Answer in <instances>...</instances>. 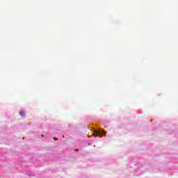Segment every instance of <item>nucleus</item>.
Wrapping results in <instances>:
<instances>
[{"mask_svg": "<svg viewBox=\"0 0 178 178\" xmlns=\"http://www.w3.org/2000/svg\"><path fill=\"white\" fill-rule=\"evenodd\" d=\"M53 140H58V138H53Z\"/></svg>", "mask_w": 178, "mask_h": 178, "instance_id": "obj_3", "label": "nucleus"}, {"mask_svg": "<svg viewBox=\"0 0 178 178\" xmlns=\"http://www.w3.org/2000/svg\"><path fill=\"white\" fill-rule=\"evenodd\" d=\"M93 134L95 137H101V136L105 134V131H102V132H99L98 131H95Z\"/></svg>", "mask_w": 178, "mask_h": 178, "instance_id": "obj_1", "label": "nucleus"}, {"mask_svg": "<svg viewBox=\"0 0 178 178\" xmlns=\"http://www.w3.org/2000/svg\"><path fill=\"white\" fill-rule=\"evenodd\" d=\"M19 115L20 116H24V115H26V113H24V111H19Z\"/></svg>", "mask_w": 178, "mask_h": 178, "instance_id": "obj_2", "label": "nucleus"}]
</instances>
